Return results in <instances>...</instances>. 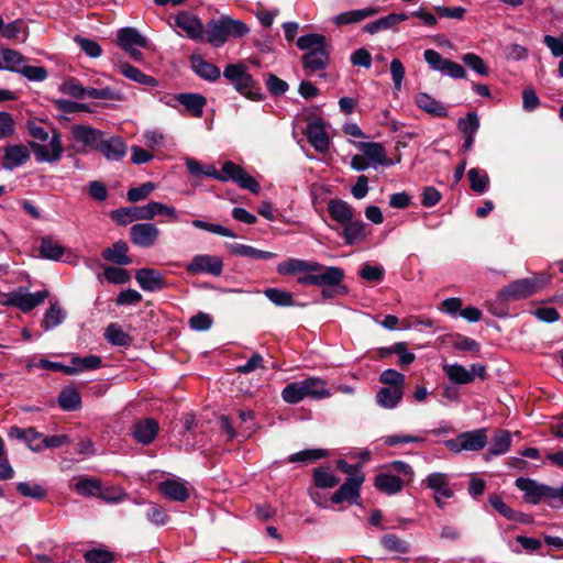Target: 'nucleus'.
<instances>
[{"label": "nucleus", "instance_id": "obj_1", "mask_svg": "<svg viewBox=\"0 0 563 563\" xmlns=\"http://www.w3.org/2000/svg\"><path fill=\"white\" fill-rule=\"evenodd\" d=\"M345 273L338 266H325L312 262L308 274L298 277L297 283L303 286H317L321 288L322 299H333L349 294V288L343 284Z\"/></svg>", "mask_w": 563, "mask_h": 563}, {"label": "nucleus", "instance_id": "obj_2", "mask_svg": "<svg viewBox=\"0 0 563 563\" xmlns=\"http://www.w3.org/2000/svg\"><path fill=\"white\" fill-rule=\"evenodd\" d=\"M296 44L299 49L307 51L301 57L303 69L319 71L329 66L332 46L324 35L309 33L300 36Z\"/></svg>", "mask_w": 563, "mask_h": 563}, {"label": "nucleus", "instance_id": "obj_3", "mask_svg": "<svg viewBox=\"0 0 563 563\" xmlns=\"http://www.w3.org/2000/svg\"><path fill=\"white\" fill-rule=\"evenodd\" d=\"M249 32L250 27L243 21L222 15L206 24L205 41L213 47H221L230 37L241 38Z\"/></svg>", "mask_w": 563, "mask_h": 563}, {"label": "nucleus", "instance_id": "obj_4", "mask_svg": "<svg viewBox=\"0 0 563 563\" xmlns=\"http://www.w3.org/2000/svg\"><path fill=\"white\" fill-rule=\"evenodd\" d=\"M157 216H166L177 220L176 209L158 201H151L146 206L123 207L111 211V219L119 225H126L135 220H152Z\"/></svg>", "mask_w": 563, "mask_h": 563}, {"label": "nucleus", "instance_id": "obj_5", "mask_svg": "<svg viewBox=\"0 0 563 563\" xmlns=\"http://www.w3.org/2000/svg\"><path fill=\"white\" fill-rule=\"evenodd\" d=\"M202 175L219 181L232 180L242 189H246L254 195H258L261 191V186L257 180L242 166L232 161H225L222 164L221 172H219L212 164L206 165L203 166Z\"/></svg>", "mask_w": 563, "mask_h": 563}, {"label": "nucleus", "instance_id": "obj_6", "mask_svg": "<svg viewBox=\"0 0 563 563\" xmlns=\"http://www.w3.org/2000/svg\"><path fill=\"white\" fill-rule=\"evenodd\" d=\"M223 77L235 88V90L252 101H262L265 95L258 82L247 73L246 67L241 64H229L224 68Z\"/></svg>", "mask_w": 563, "mask_h": 563}, {"label": "nucleus", "instance_id": "obj_7", "mask_svg": "<svg viewBox=\"0 0 563 563\" xmlns=\"http://www.w3.org/2000/svg\"><path fill=\"white\" fill-rule=\"evenodd\" d=\"M330 396L327 383L317 377L294 382L285 386L282 397L287 404H298L306 397L322 399Z\"/></svg>", "mask_w": 563, "mask_h": 563}, {"label": "nucleus", "instance_id": "obj_8", "mask_svg": "<svg viewBox=\"0 0 563 563\" xmlns=\"http://www.w3.org/2000/svg\"><path fill=\"white\" fill-rule=\"evenodd\" d=\"M550 278L544 274H536L531 278L516 279L504 286L497 294L501 302H511L526 299L541 290Z\"/></svg>", "mask_w": 563, "mask_h": 563}, {"label": "nucleus", "instance_id": "obj_9", "mask_svg": "<svg viewBox=\"0 0 563 563\" xmlns=\"http://www.w3.org/2000/svg\"><path fill=\"white\" fill-rule=\"evenodd\" d=\"M488 438L486 429L481 428L460 433L455 439L446 440L444 445L452 452L479 451L486 446Z\"/></svg>", "mask_w": 563, "mask_h": 563}, {"label": "nucleus", "instance_id": "obj_10", "mask_svg": "<svg viewBox=\"0 0 563 563\" xmlns=\"http://www.w3.org/2000/svg\"><path fill=\"white\" fill-rule=\"evenodd\" d=\"M515 485L518 489L523 492L526 503L538 505L544 501L548 505V501L552 500L554 487L539 484L537 481L528 477H518Z\"/></svg>", "mask_w": 563, "mask_h": 563}, {"label": "nucleus", "instance_id": "obj_11", "mask_svg": "<svg viewBox=\"0 0 563 563\" xmlns=\"http://www.w3.org/2000/svg\"><path fill=\"white\" fill-rule=\"evenodd\" d=\"M365 481L364 473L355 476H349L339 489L330 497L331 503L341 504L347 501L349 504L361 505V486Z\"/></svg>", "mask_w": 563, "mask_h": 563}, {"label": "nucleus", "instance_id": "obj_12", "mask_svg": "<svg viewBox=\"0 0 563 563\" xmlns=\"http://www.w3.org/2000/svg\"><path fill=\"white\" fill-rule=\"evenodd\" d=\"M186 272L190 275L209 274L218 277L223 272V261L217 255L199 254L186 265Z\"/></svg>", "mask_w": 563, "mask_h": 563}, {"label": "nucleus", "instance_id": "obj_13", "mask_svg": "<svg viewBox=\"0 0 563 563\" xmlns=\"http://www.w3.org/2000/svg\"><path fill=\"white\" fill-rule=\"evenodd\" d=\"M29 145L37 162H57L60 159L64 151L60 134L56 130L53 131L49 145L40 144L33 141L30 142Z\"/></svg>", "mask_w": 563, "mask_h": 563}, {"label": "nucleus", "instance_id": "obj_14", "mask_svg": "<svg viewBox=\"0 0 563 563\" xmlns=\"http://www.w3.org/2000/svg\"><path fill=\"white\" fill-rule=\"evenodd\" d=\"M135 279L144 291H159L168 287L165 276L155 268L144 267L135 272Z\"/></svg>", "mask_w": 563, "mask_h": 563}, {"label": "nucleus", "instance_id": "obj_15", "mask_svg": "<svg viewBox=\"0 0 563 563\" xmlns=\"http://www.w3.org/2000/svg\"><path fill=\"white\" fill-rule=\"evenodd\" d=\"M175 24L184 31L190 40L203 42L206 37V26L196 16L186 11L180 12L175 18Z\"/></svg>", "mask_w": 563, "mask_h": 563}, {"label": "nucleus", "instance_id": "obj_16", "mask_svg": "<svg viewBox=\"0 0 563 563\" xmlns=\"http://www.w3.org/2000/svg\"><path fill=\"white\" fill-rule=\"evenodd\" d=\"M159 235V230L150 222L133 224L130 229L131 242L140 247H151L155 244Z\"/></svg>", "mask_w": 563, "mask_h": 563}, {"label": "nucleus", "instance_id": "obj_17", "mask_svg": "<svg viewBox=\"0 0 563 563\" xmlns=\"http://www.w3.org/2000/svg\"><path fill=\"white\" fill-rule=\"evenodd\" d=\"M308 142L319 153H325L330 146V139L321 119L310 122L306 129Z\"/></svg>", "mask_w": 563, "mask_h": 563}, {"label": "nucleus", "instance_id": "obj_18", "mask_svg": "<svg viewBox=\"0 0 563 563\" xmlns=\"http://www.w3.org/2000/svg\"><path fill=\"white\" fill-rule=\"evenodd\" d=\"M158 422L153 418L137 420L132 428V435L136 442L144 445L151 444L157 437Z\"/></svg>", "mask_w": 563, "mask_h": 563}, {"label": "nucleus", "instance_id": "obj_19", "mask_svg": "<svg viewBox=\"0 0 563 563\" xmlns=\"http://www.w3.org/2000/svg\"><path fill=\"white\" fill-rule=\"evenodd\" d=\"M71 133L76 142L82 143L85 146L95 151L98 150V144L104 136L102 131L84 124L73 125Z\"/></svg>", "mask_w": 563, "mask_h": 563}, {"label": "nucleus", "instance_id": "obj_20", "mask_svg": "<svg viewBox=\"0 0 563 563\" xmlns=\"http://www.w3.org/2000/svg\"><path fill=\"white\" fill-rule=\"evenodd\" d=\"M357 148L363 153L369 163L380 166H390L393 161L387 158L386 150L382 143L378 142H360L356 144Z\"/></svg>", "mask_w": 563, "mask_h": 563}, {"label": "nucleus", "instance_id": "obj_21", "mask_svg": "<svg viewBox=\"0 0 563 563\" xmlns=\"http://www.w3.org/2000/svg\"><path fill=\"white\" fill-rule=\"evenodd\" d=\"M173 99L184 106L186 111L195 118L202 117L203 108L207 104L206 97L195 92L178 93L173 96Z\"/></svg>", "mask_w": 563, "mask_h": 563}, {"label": "nucleus", "instance_id": "obj_22", "mask_svg": "<svg viewBox=\"0 0 563 563\" xmlns=\"http://www.w3.org/2000/svg\"><path fill=\"white\" fill-rule=\"evenodd\" d=\"M97 152L101 153L108 161H120L125 156L126 145L120 136H111L99 142Z\"/></svg>", "mask_w": 563, "mask_h": 563}, {"label": "nucleus", "instance_id": "obj_23", "mask_svg": "<svg viewBox=\"0 0 563 563\" xmlns=\"http://www.w3.org/2000/svg\"><path fill=\"white\" fill-rule=\"evenodd\" d=\"M189 60L192 70L200 78L211 82L220 78L221 71L217 65L206 60L199 55H191Z\"/></svg>", "mask_w": 563, "mask_h": 563}, {"label": "nucleus", "instance_id": "obj_24", "mask_svg": "<svg viewBox=\"0 0 563 563\" xmlns=\"http://www.w3.org/2000/svg\"><path fill=\"white\" fill-rule=\"evenodd\" d=\"M117 43L123 51H129L131 47H148V40L134 27L119 30Z\"/></svg>", "mask_w": 563, "mask_h": 563}, {"label": "nucleus", "instance_id": "obj_25", "mask_svg": "<svg viewBox=\"0 0 563 563\" xmlns=\"http://www.w3.org/2000/svg\"><path fill=\"white\" fill-rule=\"evenodd\" d=\"M380 11L379 8H373L368 7L365 9H358V10H351L346 12H342L335 16L332 18V22L336 26L347 25L361 22L367 18L374 16L378 14Z\"/></svg>", "mask_w": 563, "mask_h": 563}, {"label": "nucleus", "instance_id": "obj_26", "mask_svg": "<svg viewBox=\"0 0 563 563\" xmlns=\"http://www.w3.org/2000/svg\"><path fill=\"white\" fill-rule=\"evenodd\" d=\"M129 245L123 240L114 242L111 246L106 247L101 255L103 260L117 264V265H129L132 263V258L128 255Z\"/></svg>", "mask_w": 563, "mask_h": 563}, {"label": "nucleus", "instance_id": "obj_27", "mask_svg": "<svg viewBox=\"0 0 563 563\" xmlns=\"http://www.w3.org/2000/svg\"><path fill=\"white\" fill-rule=\"evenodd\" d=\"M159 492L169 500L184 503L189 498L186 485L176 479H166L158 484Z\"/></svg>", "mask_w": 563, "mask_h": 563}, {"label": "nucleus", "instance_id": "obj_28", "mask_svg": "<svg viewBox=\"0 0 563 563\" xmlns=\"http://www.w3.org/2000/svg\"><path fill=\"white\" fill-rule=\"evenodd\" d=\"M450 476L445 473H431L423 479L424 485L434 490L435 495L443 498H452L454 496L453 489L449 486Z\"/></svg>", "mask_w": 563, "mask_h": 563}, {"label": "nucleus", "instance_id": "obj_29", "mask_svg": "<svg viewBox=\"0 0 563 563\" xmlns=\"http://www.w3.org/2000/svg\"><path fill=\"white\" fill-rule=\"evenodd\" d=\"M409 18L407 13H395L391 12L386 16L379 18L376 21L367 23L363 31L369 34H375L379 31H385L395 27L402 21H406Z\"/></svg>", "mask_w": 563, "mask_h": 563}, {"label": "nucleus", "instance_id": "obj_30", "mask_svg": "<svg viewBox=\"0 0 563 563\" xmlns=\"http://www.w3.org/2000/svg\"><path fill=\"white\" fill-rule=\"evenodd\" d=\"M29 159L30 152L25 145H7L4 147V168L12 169L14 167L23 165Z\"/></svg>", "mask_w": 563, "mask_h": 563}, {"label": "nucleus", "instance_id": "obj_31", "mask_svg": "<svg viewBox=\"0 0 563 563\" xmlns=\"http://www.w3.org/2000/svg\"><path fill=\"white\" fill-rule=\"evenodd\" d=\"M415 102L419 109L433 117H448V109L440 101L435 100L433 97L426 92L417 93L415 97Z\"/></svg>", "mask_w": 563, "mask_h": 563}, {"label": "nucleus", "instance_id": "obj_32", "mask_svg": "<svg viewBox=\"0 0 563 563\" xmlns=\"http://www.w3.org/2000/svg\"><path fill=\"white\" fill-rule=\"evenodd\" d=\"M374 486L380 493L394 495L401 492L404 487V481L396 475L379 473L374 478Z\"/></svg>", "mask_w": 563, "mask_h": 563}, {"label": "nucleus", "instance_id": "obj_33", "mask_svg": "<svg viewBox=\"0 0 563 563\" xmlns=\"http://www.w3.org/2000/svg\"><path fill=\"white\" fill-rule=\"evenodd\" d=\"M328 212L331 219L340 224L354 219L352 207L341 199H331L328 202Z\"/></svg>", "mask_w": 563, "mask_h": 563}, {"label": "nucleus", "instance_id": "obj_34", "mask_svg": "<svg viewBox=\"0 0 563 563\" xmlns=\"http://www.w3.org/2000/svg\"><path fill=\"white\" fill-rule=\"evenodd\" d=\"M312 483L316 488H333L339 485L340 477L329 466H318L312 470Z\"/></svg>", "mask_w": 563, "mask_h": 563}, {"label": "nucleus", "instance_id": "obj_35", "mask_svg": "<svg viewBox=\"0 0 563 563\" xmlns=\"http://www.w3.org/2000/svg\"><path fill=\"white\" fill-rule=\"evenodd\" d=\"M511 445V434L508 430L498 429L490 442L485 459L488 460L490 455H501L508 452Z\"/></svg>", "mask_w": 563, "mask_h": 563}, {"label": "nucleus", "instance_id": "obj_36", "mask_svg": "<svg viewBox=\"0 0 563 563\" xmlns=\"http://www.w3.org/2000/svg\"><path fill=\"white\" fill-rule=\"evenodd\" d=\"M38 251L43 258L59 261L65 254L66 249L52 235H44L41 238Z\"/></svg>", "mask_w": 563, "mask_h": 563}, {"label": "nucleus", "instance_id": "obj_37", "mask_svg": "<svg viewBox=\"0 0 563 563\" xmlns=\"http://www.w3.org/2000/svg\"><path fill=\"white\" fill-rule=\"evenodd\" d=\"M342 227L341 235L346 245H353L356 242L363 241L367 235L363 221L350 220L349 222L342 223Z\"/></svg>", "mask_w": 563, "mask_h": 563}, {"label": "nucleus", "instance_id": "obj_38", "mask_svg": "<svg viewBox=\"0 0 563 563\" xmlns=\"http://www.w3.org/2000/svg\"><path fill=\"white\" fill-rule=\"evenodd\" d=\"M26 57L12 48H4L0 53V69L20 73Z\"/></svg>", "mask_w": 563, "mask_h": 563}, {"label": "nucleus", "instance_id": "obj_39", "mask_svg": "<svg viewBox=\"0 0 563 563\" xmlns=\"http://www.w3.org/2000/svg\"><path fill=\"white\" fill-rule=\"evenodd\" d=\"M70 487L82 497H98L100 494L101 481L96 477L84 476L80 477L76 483L71 484Z\"/></svg>", "mask_w": 563, "mask_h": 563}, {"label": "nucleus", "instance_id": "obj_40", "mask_svg": "<svg viewBox=\"0 0 563 563\" xmlns=\"http://www.w3.org/2000/svg\"><path fill=\"white\" fill-rule=\"evenodd\" d=\"M119 67H120L122 75L132 81H135L143 86H148V87L158 86V80L156 78L144 74L139 68L132 66L131 64H129L126 62L121 63Z\"/></svg>", "mask_w": 563, "mask_h": 563}, {"label": "nucleus", "instance_id": "obj_41", "mask_svg": "<svg viewBox=\"0 0 563 563\" xmlns=\"http://www.w3.org/2000/svg\"><path fill=\"white\" fill-rule=\"evenodd\" d=\"M230 250H231L232 254H234V255L252 258L255 261H266V260L275 258L277 256L275 253H272L268 251H262V250L255 249L251 245L240 244V243L231 244Z\"/></svg>", "mask_w": 563, "mask_h": 563}, {"label": "nucleus", "instance_id": "obj_42", "mask_svg": "<svg viewBox=\"0 0 563 563\" xmlns=\"http://www.w3.org/2000/svg\"><path fill=\"white\" fill-rule=\"evenodd\" d=\"M313 261L299 258H288L277 265V273L284 276L295 275L297 273L308 274Z\"/></svg>", "mask_w": 563, "mask_h": 563}, {"label": "nucleus", "instance_id": "obj_43", "mask_svg": "<svg viewBox=\"0 0 563 563\" xmlns=\"http://www.w3.org/2000/svg\"><path fill=\"white\" fill-rule=\"evenodd\" d=\"M57 402L65 411H77L81 407V397L76 388L66 387L59 393Z\"/></svg>", "mask_w": 563, "mask_h": 563}, {"label": "nucleus", "instance_id": "obj_44", "mask_svg": "<svg viewBox=\"0 0 563 563\" xmlns=\"http://www.w3.org/2000/svg\"><path fill=\"white\" fill-rule=\"evenodd\" d=\"M106 340L114 346H130L133 342V338L124 332L118 323H110L104 332Z\"/></svg>", "mask_w": 563, "mask_h": 563}, {"label": "nucleus", "instance_id": "obj_45", "mask_svg": "<svg viewBox=\"0 0 563 563\" xmlns=\"http://www.w3.org/2000/svg\"><path fill=\"white\" fill-rule=\"evenodd\" d=\"M402 395L404 389L383 387L376 394V401L384 408L393 409L400 402Z\"/></svg>", "mask_w": 563, "mask_h": 563}, {"label": "nucleus", "instance_id": "obj_46", "mask_svg": "<svg viewBox=\"0 0 563 563\" xmlns=\"http://www.w3.org/2000/svg\"><path fill=\"white\" fill-rule=\"evenodd\" d=\"M48 290H40L34 294H22L19 291V306L22 312H29L41 305L47 297Z\"/></svg>", "mask_w": 563, "mask_h": 563}, {"label": "nucleus", "instance_id": "obj_47", "mask_svg": "<svg viewBox=\"0 0 563 563\" xmlns=\"http://www.w3.org/2000/svg\"><path fill=\"white\" fill-rule=\"evenodd\" d=\"M66 318L65 310L59 306L57 301L51 302V307L46 310L42 327L45 330H51L59 325Z\"/></svg>", "mask_w": 563, "mask_h": 563}, {"label": "nucleus", "instance_id": "obj_48", "mask_svg": "<svg viewBox=\"0 0 563 563\" xmlns=\"http://www.w3.org/2000/svg\"><path fill=\"white\" fill-rule=\"evenodd\" d=\"M444 371L450 380L454 384L466 385L474 382V374L470 373L463 365H446L444 366Z\"/></svg>", "mask_w": 563, "mask_h": 563}, {"label": "nucleus", "instance_id": "obj_49", "mask_svg": "<svg viewBox=\"0 0 563 563\" xmlns=\"http://www.w3.org/2000/svg\"><path fill=\"white\" fill-rule=\"evenodd\" d=\"M471 189L476 194H484L489 186V176L485 170L471 168L467 173Z\"/></svg>", "mask_w": 563, "mask_h": 563}, {"label": "nucleus", "instance_id": "obj_50", "mask_svg": "<svg viewBox=\"0 0 563 563\" xmlns=\"http://www.w3.org/2000/svg\"><path fill=\"white\" fill-rule=\"evenodd\" d=\"M70 362V368H75L76 374L85 371H95L102 365V358L98 355L73 356Z\"/></svg>", "mask_w": 563, "mask_h": 563}, {"label": "nucleus", "instance_id": "obj_51", "mask_svg": "<svg viewBox=\"0 0 563 563\" xmlns=\"http://www.w3.org/2000/svg\"><path fill=\"white\" fill-rule=\"evenodd\" d=\"M329 455L327 450L323 449H308L300 452L294 453L288 456L290 463H312L318 460L324 459Z\"/></svg>", "mask_w": 563, "mask_h": 563}, {"label": "nucleus", "instance_id": "obj_52", "mask_svg": "<svg viewBox=\"0 0 563 563\" xmlns=\"http://www.w3.org/2000/svg\"><path fill=\"white\" fill-rule=\"evenodd\" d=\"M380 543L390 552L406 554L410 551V544L394 533L383 536Z\"/></svg>", "mask_w": 563, "mask_h": 563}, {"label": "nucleus", "instance_id": "obj_53", "mask_svg": "<svg viewBox=\"0 0 563 563\" xmlns=\"http://www.w3.org/2000/svg\"><path fill=\"white\" fill-rule=\"evenodd\" d=\"M449 340L451 345L459 351L473 353H478L481 351V344L477 341L465 335L459 333L451 334L449 335Z\"/></svg>", "mask_w": 563, "mask_h": 563}, {"label": "nucleus", "instance_id": "obj_54", "mask_svg": "<svg viewBox=\"0 0 563 563\" xmlns=\"http://www.w3.org/2000/svg\"><path fill=\"white\" fill-rule=\"evenodd\" d=\"M27 26L22 19L14 20L5 24L0 30V34L7 40H20V34H26Z\"/></svg>", "mask_w": 563, "mask_h": 563}, {"label": "nucleus", "instance_id": "obj_55", "mask_svg": "<svg viewBox=\"0 0 563 563\" xmlns=\"http://www.w3.org/2000/svg\"><path fill=\"white\" fill-rule=\"evenodd\" d=\"M264 294L276 306L289 307L295 305L294 297L289 291L278 288H267Z\"/></svg>", "mask_w": 563, "mask_h": 563}, {"label": "nucleus", "instance_id": "obj_56", "mask_svg": "<svg viewBox=\"0 0 563 563\" xmlns=\"http://www.w3.org/2000/svg\"><path fill=\"white\" fill-rule=\"evenodd\" d=\"M379 382L386 385L385 387L404 389L405 375L394 368H388L380 373Z\"/></svg>", "mask_w": 563, "mask_h": 563}, {"label": "nucleus", "instance_id": "obj_57", "mask_svg": "<svg viewBox=\"0 0 563 563\" xmlns=\"http://www.w3.org/2000/svg\"><path fill=\"white\" fill-rule=\"evenodd\" d=\"M16 490L24 497L42 500L46 497V489L38 484L21 482L16 484Z\"/></svg>", "mask_w": 563, "mask_h": 563}, {"label": "nucleus", "instance_id": "obj_58", "mask_svg": "<svg viewBox=\"0 0 563 563\" xmlns=\"http://www.w3.org/2000/svg\"><path fill=\"white\" fill-rule=\"evenodd\" d=\"M457 129L463 135L476 134L479 129V119L476 112H468L465 118H460Z\"/></svg>", "mask_w": 563, "mask_h": 563}, {"label": "nucleus", "instance_id": "obj_59", "mask_svg": "<svg viewBox=\"0 0 563 563\" xmlns=\"http://www.w3.org/2000/svg\"><path fill=\"white\" fill-rule=\"evenodd\" d=\"M103 276L109 283L117 285L125 284L131 279L129 271L117 266H107Z\"/></svg>", "mask_w": 563, "mask_h": 563}, {"label": "nucleus", "instance_id": "obj_60", "mask_svg": "<svg viewBox=\"0 0 563 563\" xmlns=\"http://www.w3.org/2000/svg\"><path fill=\"white\" fill-rule=\"evenodd\" d=\"M463 63L481 76H487L489 68L481 56L475 53H466L462 56Z\"/></svg>", "mask_w": 563, "mask_h": 563}, {"label": "nucleus", "instance_id": "obj_61", "mask_svg": "<svg viewBox=\"0 0 563 563\" xmlns=\"http://www.w3.org/2000/svg\"><path fill=\"white\" fill-rule=\"evenodd\" d=\"M84 558L88 563H112L114 561V554L101 548L86 551Z\"/></svg>", "mask_w": 563, "mask_h": 563}, {"label": "nucleus", "instance_id": "obj_62", "mask_svg": "<svg viewBox=\"0 0 563 563\" xmlns=\"http://www.w3.org/2000/svg\"><path fill=\"white\" fill-rule=\"evenodd\" d=\"M100 494H98L99 499L106 503H118L124 499L128 495L120 487L117 486H104L101 483Z\"/></svg>", "mask_w": 563, "mask_h": 563}, {"label": "nucleus", "instance_id": "obj_63", "mask_svg": "<svg viewBox=\"0 0 563 563\" xmlns=\"http://www.w3.org/2000/svg\"><path fill=\"white\" fill-rule=\"evenodd\" d=\"M74 40L79 45L80 49L89 57L96 58L102 54V48L96 41L80 35H76Z\"/></svg>", "mask_w": 563, "mask_h": 563}, {"label": "nucleus", "instance_id": "obj_64", "mask_svg": "<svg viewBox=\"0 0 563 563\" xmlns=\"http://www.w3.org/2000/svg\"><path fill=\"white\" fill-rule=\"evenodd\" d=\"M155 186L153 183L147 181L142 184L139 187L130 188L126 192V198L130 202H137L148 197V195L154 190Z\"/></svg>", "mask_w": 563, "mask_h": 563}]
</instances>
